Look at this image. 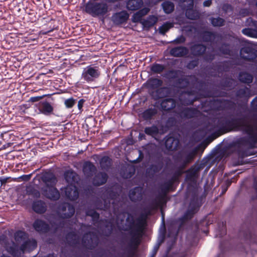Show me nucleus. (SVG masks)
<instances>
[{
    "label": "nucleus",
    "mask_w": 257,
    "mask_h": 257,
    "mask_svg": "<svg viewBox=\"0 0 257 257\" xmlns=\"http://www.w3.org/2000/svg\"><path fill=\"white\" fill-rule=\"evenodd\" d=\"M160 205V202L155 200L143 209V212L136 220L133 215L131 214H128L125 220V227L122 228V230L130 231L134 234L143 233L148 216L151 215L153 210L157 209Z\"/></svg>",
    "instance_id": "nucleus-1"
},
{
    "label": "nucleus",
    "mask_w": 257,
    "mask_h": 257,
    "mask_svg": "<svg viewBox=\"0 0 257 257\" xmlns=\"http://www.w3.org/2000/svg\"><path fill=\"white\" fill-rule=\"evenodd\" d=\"M217 125L220 129L225 132L231 131H241L244 134H250L253 132V126L245 115L239 117H221L217 120Z\"/></svg>",
    "instance_id": "nucleus-2"
},
{
    "label": "nucleus",
    "mask_w": 257,
    "mask_h": 257,
    "mask_svg": "<svg viewBox=\"0 0 257 257\" xmlns=\"http://www.w3.org/2000/svg\"><path fill=\"white\" fill-rule=\"evenodd\" d=\"M180 70L171 69L167 71L165 77L172 79H176L175 84L176 86L181 89H185L188 87L191 88H197L200 90L205 85V82L200 81L194 75H189L178 78Z\"/></svg>",
    "instance_id": "nucleus-3"
},
{
    "label": "nucleus",
    "mask_w": 257,
    "mask_h": 257,
    "mask_svg": "<svg viewBox=\"0 0 257 257\" xmlns=\"http://www.w3.org/2000/svg\"><path fill=\"white\" fill-rule=\"evenodd\" d=\"M187 196L189 198V203L186 212L179 219L181 225L191 220L202 204V197L199 196L198 189L196 187L192 186L188 188Z\"/></svg>",
    "instance_id": "nucleus-4"
},
{
    "label": "nucleus",
    "mask_w": 257,
    "mask_h": 257,
    "mask_svg": "<svg viewBox=\"0 0 257 257\" xmlns=\"http://www.w3.org/2000/svg\"><path fill=\"white\" fill-rule=\"evenodd\" d=\"M84 11L93 17L103 16L108 12L106 4L89 1L84 6Z\"/></svg>",
    "instance_id": "nucleus-5"
},
{
    "label": "nucleus",
    "mask_w": 257,
    "mask_h": 257,
    "mask_svg": "<svg viewBox=\"0 0 257 257\" xmlns=\"http://www.w3.org/2000/svg\"><path fill=\"white\" fill-rule=\"evenodd\" d=\"M197 151L198 149L195 148L189 152L186 151L179 152L174 158L175 161L180 164L179 167V169L178 171H180L182 172V170H183L188 164L193 161L195 156L197 153Z\"/></svg>",
    "instance_id": "nucleus-6"
},
{
    "label": "nucleus",
    "mask_w": 257,
    "mask_h": 257,
    "mask_svg": "<svg viewBox=\"0 0 257 257\" xmlns=\"http://www.w3.org/2000/svg\"><path fill=\"white\" fill-rule=\"evenodd\" d=\"M182 173V172L180 171H176L170 179L160 185V188L161 194L155 199L157 200L158 202H160V205L162 201L165 199L167 194L172 189L174 183L178 181L179 177Z\"/></svg>",
    "instance_id": "nucleus-7"
},
{
    "label": "nucleus",
    "mask_w": 257,
    "mask_h": 257,
    "mask_svg": "<svg viewBox=\"0 0 257 257\" xmlns=\"http://www.w3.org/2000/svg\"><path fill=\"white\" fill-rule=\"evenodd\" d=\"M99 238L96 233L89 231L85 233L82 237L83 245L88 249H94L99 244Z\"/></svg>",
    "instance_id": "nucleus-8"
},
{
    "label": "nucleus",
    "mask_w": 257,
    "mask_h": 257,
    "mask_svg": "<svg viewBox=\"0 0 257 257\" xmlns=\"http://www.w3.org/2000/svg\"><path fill=\"white\" fill-rule=\"evenodd\" d=\"M100 75V71L98 66L89 65L85 68L82 73V79L87 82L93 81Z\"/></svg>",
    "instance_id": "nucleus-9"
},
{
    "label": "nucleus",
    "mask_w": 257,
    "mask_h": 257,
    "mask_svg": "<svg viewBox=\"0 0 257 257\" xmlns=\"http://www.w3.org/2000/svg\"><path fill=\"white\" fill-rule=\"evenodd\" d=\"M58 211L60 218L68 219L74 214L75 207L69 203L63 202L58 206Z\"/></svg>",
    "instance_id": "nucleus-10"
},
{
    "label": "nucleus",
    "mask_w": 257,
    "mask_h": 257,
    "mask_svg": "<svg viewBox=\"0 0 257 257\" xmlns=\"http://www.w3.org/2000/svg\"><path fill=\"white\" fill-rule=\"evenodd\" d=\"M42 193L44 197L51 201H56L60 198V193L55 186L43 187Z\"/></svg>",
    "instance_id": "nucleus-11"
},
{
    "label": "nucleus",
    "mask_w": 257,
    "mask_h": 257,
    "mask_svg": "<svg viewBox=\"0 0 257 257\" xmlns=\"http://www.w3.org/2000/svg\"><path fill=\"white\" fill-rule=\"evenodd\" d=\"M200 114V111L197 108L194 107H183L178 113L181 118L185 119L197 117Z\"/></svg>",
    "instance_id": "nucleus-12"
},
{
    "label": "nucleus",
    "mask_w": 257,
    "mask_h": 257,
    "mask_svg": "<svg viewBox=\"0 0 257 257\" xmlns=\"http://www.w3.org/2000/svg\"><path fill=\"white\" fill-rule=\"evenodd\" d=\"M40 113L45 115H50L53 113L54 107L52 103L47 99L42 100L35 104Z\"/></svg>",
    "instance_id": "nucleus-13"
},
{
    "label": "nucleus",
    "mask_w": 257,
    "mask_h": 257,
    "mask_svg": "<svg viewBox=\"0 0 257 257\" xmlns=\"http://www.w3.org/2000/svg\"><path fill=\"white\" fill-rule=\"evenodd\" d=\"M240 54L243 60L249 62L253 61L257 58V50L250 46L242 47Z\"/></svg>",
    "instance_id": "nucleus-14"
},
{
    "label": "nucleus",
    "mask_w": 257,
    "mask_h": 257,
    "mask_svg": "<svg viewBox=\"0 0 257 257\" xmlns=\"http://www.w3.org/2000/svg\"><path fill=\"white\" fill-rule=\"evenodd\" d=\"M62 192L64 193L65 198L71 201H75L79 197L78 188L74 185H68Z\"/></svg>",
    "instance_id": "nucleus-15"
},
{
    "label": "nucleus",
    "mask_w": 257,
    "mask_h": 257,
    "mask_svg": "<svg viewBox=\"0 0 257 257\" xmlns=\"http://www.w3.org/2000/svg\"><path fill=\"white\" fill-rule=\"evenodd\" d=\"M33 228L40 234H45L50 230V225L41 219H36L32 224Z\"/></svg>",
    "instance_id": "nucleus-16"
},
{
    "label": "nucleus",
    "mask_w": 257,
    "mask_h": 257,
    "mask_svg": "<svg viewBox=\"0 0 257 257\" xmlns=\"http://www.w3.org/2000/svg\"><path fill=\"white\" fill-rule=\"evenodd\" d=\"M164 166L163 158H158L155 161L154 163L151 164L146 170L147 173L151 176H154L155 174L159 173Z\"/></svg>",
    "instance_id": "nucleus-17"
},
{
    "label": "nucleus",
    "mask_w": 257,
    "mask_h": 257,
    "mask_svg": "<svg viewBox=\"0 0 257 257\" xmlns=\"http://www.w3.org/2000/svg\"><path fill=\"white\" fill-rule=\"evenodd\" d=\"M129 18V15L125 11H121L114 13L111 17V20L115 25H120L126 23Z\"/></svg>",
    "instance_id": "nucleus-18"
},
{
    "label": "nucleus",
    "mask_w": 257,
    "mask_h": 257,
    "mask_svg": "<svg viewBox=\"0 0 257 257\" xmlns=\"http://www.w3.org/2000/svg\"><path fill=\"white\" fill-rule=\"evenodd\" d=\"M221 99H212L202 102V107H208V110L214 111L221 110Z\"/></svg>",
    "instance_id": "nucleus-19"
},
{
    "label": "nucleus",
    "mask_w": 257,
    "mask_h": 257,
    "mask_svg": "<svg viewBox=\"0 0 257 257\" xmlns=\"http://www.w3.org/2000/svg\"><path fill=\"white\" fill-rule=\"evenodd\" d=\"M165 145L166 149L171 151H176L180 145L179 140L169 134L166 137Z\"/></svg>",
    "instance_id": "nucleus-20"
},
{
    "label": "nucleus",
    "mask_w": 257,
    "mask_h": 257,
    "mask_svg": "<svg viewBox=\"0 0 257 257\" xmlns=\"http://www.w3.org/2000/svg\"><path fill=\"white\" fill-rule=\"evenodd\" d=\"M250 22L249 24L251 23V26H254L255 29L246 28H244L242 30V33L248 37L257 38V21L255 20H253L251 18H249L247 19V22Z\"/></svg>",
    "instance_id": "nucleus-21"
},
{
    "label": "nucleus",
    "mask_w": 257,
    "mask_h": 257,
    "mask_svg": "<svg viewBox=\"0 0 257 257\" xmlns=\"http://www.w3.org/2000/svg\"><path fill=\"white\" fill-rule=\"evenodd\" d=\"M207 47L201 43H196L190 47L191 53L195 57L202 56L206 51Z\"/></svg>",
    "instance_id": "nucleus-22"
},
{
    "label": "nucleus",
    "mask_w": 257,
    "mask_h": 257,
    "mask_svg": "<svg viewBox=\"0 0 257 257\" xmlns=\"http://www.w3.org/2000/svg\"><path fill=\"white\" fill-rule=\"evenodd\" d=\"M37 247V241L34 238L28 239L20 246V250L23 253L25 251L31 252Z\"/></svg>",
    "instance_id": "nucleus-23"
},
{
    "label": "nucleus",
    "mask_w": 257,
    "mask_h": 257,
    "mask_svg": "<svg viewBox=\"0 0 257 257\" xmlns=\"http://www.w3.org/2000/svg\"><path fill=\"white\" fill-rule=\"evenodd\" d=\"M172 88L168 86H164L157 89L155 92V95H153L155 100L164 98L170 96L172 94Z\"/></svg>",
    "instance_id": "nucleus-24"
},
{
    "label": "nucleus",
    "mask_w": 257,
    "mask_h": 257,
    "mask_svg": "<svg viewBox=\"0 0 257 257\" xmlns=\"http://www.w3.org/2000/svg\"><path fill=\"white\" fill-rule=\"evenodd\" d=\"M235 95L237 99L247 100L251 96V90L246 86L239 88L235 91Z\"/></svg>",
    "instance_id": "nucleus-25"
},
{
    "label": "nucleus",
    "mask_w": 257,
    "mask_h": 257,
    "mask_svg": "<svg viewBox=\"0 0 257 257\" xmlns=\"http://www.w3.org/2000/svg\"><path fill=\"white\" fill-rule=\"evenodd\" d=\"M82 171L87 178L92 177L96 171L95 165L90 161H85L82 167Z\"/></svg>",
    "instance_id": "nucleus-26"
},
{
    "label": "nucleus",
    "mask_w": 257,
    "mask_h": 257,
    "mask_svg": "<svg viewBox=\"0 0 257 257\" xmlns=\"http://www.w3.org/2000/svg\"><path fill=\"white\" fill-rule=\"evenodd\" d=\"M108 175L105 172H99L95 174L92 179V184L95 186L104 184L108 179Z\"/></svg>",
    "instance_id": "nucleus-27"
},
{
    "label": "nucleus",
    "mask_w": 257,
    "mask_h": 257,
    "mask_svg": "<svg viewBox=\"0 0 257 257\" xmlns=\"http://www.w3.org/2000/svg\"><path fill=\"white\" fill-rule=\"evenodd\" d=\"M189 3L185 9L186 17L190 20H197L199 17V13L193 9L194 3L193 0H189Z\"/></svg>",
    "instance_id": "nucleus-28"
},
{
    "label": "nucleus",
    "mask_w": 257,
    "mask_h": 257,
    "mask_svg": "<svg viewBox=\"0 0 257 257\" xmlns=\"http://www.w3.org/2000/svg\"><path fill=\"white\" fill-rule=\"evenodd\" d=\"M218 36L219 35L215 32L205 30L200 33V37L204 42L212 43Z\"/></svg>",
    "instance_id": "nucleus-29"
},
{
    "label": "nucleus",
    "mask_w": 257,
    "mask_h": 257,
    "mask_svg": "<svg viewBox=\"0 0 257 257\" xmlns=\"http://www.w3.org/2000/svg\"><path fill=\"white\" fill-rule=\"evenodd\" d=\"M41 180L45 184L44 187L55 186L57 180L55 175L51 173L46 172L41 176Z\"/></svg>",
    "instance_id": "nucleus-30"
},
{
    "label": "nucleus",
    "mask_w": 257,
    "mask_h": 257,
    "mask_svg": "<svg viewBox=\"0 0 257 257\" xmlns=\"http://www.w3.org/2000/svg\"><path fill=\"white\" fill-rule=\"evenodd\" d=\"M163 81L161 79L157 78H151L149 79L144 85L149 89H157L163 84Z\"/></svg>",
    "instance_id": "nucleus-31"
},
{
    "label": "nucleus",
    "mask_w": 257,
    "mask_h": 257,
    "mask_svg": "<svg viewBox=\"0 0 257 257\" xmlns=\"http://www.w3.org/2000/svg\"><path fill=\"white\" fill-rule=\"evenodd\" d=\"M200 169L199 166H193L187 171L186 179L187 181L194 182L198 176V172Z\"/></svg>",
    "instance_id": "nucleus-32"
},
{
    "label": "nucleus",
    "mask_w": 257,
    "mask_h": 257,
    "mask_svg": "<svg viewBox=\"0 0 257 257\" xmlns=\"http://www.w3.org/2000/svg\"><path fill=\"white\" fill-rule=\"evenodd\" d=\"M160 105L163 110L169 111L176 107V101L173 98H167L163 99Z\"/></svg>",
    "instance_id": "nucleus-33"
},
{
    "label": "nucleus",
    "mask_w": 257,
    "mask_h": 257,
    "mask_svg": "<svg viewBox=\"0 0 257 257\" xmlns=\"http://www.w3.org/2000/svg\"><path fill=\"white\" fill-rule=\"evenodd\" d=\"M184 94H186L188 96H195L192 99L185 98L181 99V101L183 104L185 105H192L193 103L198 99V97L195 95L197 94V91L195 89L187 90L184 91Z\"/></svg>",
    "instance_id": "nucleus-34"
},
{
    "label": "nucleus",
    "mask_w": 257,
    "mask_h": 257,
    "mask_svg": "<svg viewBox=\"0 0 257 257\" xmlns=\"http://www.w3.org/2000/svg\"><path fill=\"white\" fill-rule=\"evenodd\" d=\"M65 239L69 245H75L79 243L80 237L76 232L71 231L66 234Z\"/></svg>",
    "instance_id": "nucleus-35"
},
{
    "label": "nucleus",
    "mask_w": 257,
    "mask_h": 257,
    "mask_svg": "<svg viewBox=\"0 0 257 257\" xmlns=\"http://www.w3.org/2000/svg\"><path fill=\"white\" fill-rule=\"evenodd\" d=\"M170 55L176 57H183L188 53V49L184 46H178L172 48L170 51Z\"/></svg>",
    "instance_id": "nucleus-36"
},
{
    "label": "nucleus",
    "mask_w": 257,
    "mask_h": 257,
    "mask_svg": "<svg viewBox=\"0 0 257 257\" xmlns=\"http://www.w3.org/2000/svg\"><path fill=\"white\" fill-rule=\"evenodd\" d=\"M32 209L38 214H43L47 210V206L43 201L39 200L33 202Z\"/></svg>",
    "instance_id": "nucleus-37"
},
{
    "label": "nucleus",
    "mask_w": 257,
    "mask_h": 257,
    "mask_svg": "<svg viewBox=\"0 0 257 257\" xmlns=\"http://www.w3.org/2000/svg\"><path fill=\"white\" fill-rule=\"evenodd\" d=\"M238 79L241 83L249 85L252 82L253 77L252 75L246 71H241L238 74Z\"/></svg>",
    "instance_id": "nucleus-38"
},
{
    "label": "nucleus",
    "mask_w": 257,
    "mask_h": 257,
    "mask_svg": "<svg viewBox=\"0 0 257 257\" xmlns=\"http://www.w3.org/2000/svg\"><path fill=\"white\" fill-rule=\"evenodd\" d=\"M158 18L154 15H150L147 19H143L141 22L144 28L146 29H149L151 27H153L154 25L158 22Z\"/></svg>",
    "instance_id": "nucleus-39"
},
{
    "label": "nucleus",
    "mask_w": 257,
    "mask_h": 257,
    "mask_svg": "<svg viewBox=\"0 0 257 257\" xmlns=\"http://www.w3.org/2000/svg\"><path fill=\"white\" fill-rule=\"evenodd\" d=\"M143 5L142 0H128L126 7L129 11H134L139 10Z\"/></svg>",
    "instance_id": "nucleus-40"
},
{
    "label": "nucleus",
    "mask_w": 257,
    "mask_h": 257,
    "mask_svg": "<svg viewBox=\"0 0 257 257\" xmlns=\"http://www.w3.org/2000/svg\"><path fill=\"white\" fill-rule=\"evenodd\" d=\"M131 235H132V237L130 240V241L128 245V248L132 249H138L139 245L140 243V240L139 239L138 236L142 235V233L141 234H134L131 232L130 231H128Z\"/></svg>",
    "instance_id": "nucleus-41"
},
{
    "label": "nucleus",
    "mask_w": 257,
    "mask_h": 257,
    "mask_svg": "<svg viewBox=\"0 0 257 257\" xmlns=\"http://www.w3.org/2000/svg\"><path fill=\"white\" fill-rule=\"evenodd\" d=\"M158 113V110L155 107L149 108L142 113V117L146 120H151Z\"/></svg>",
    "instance_id": "nucleus-42"
},
{
    "label": "nucleus",
    "mask_w": 257,
    "mask_h": 257,
    "mask_svg": "<svg viewBox=\"0 0 257 257\" xmlns=\"http://www.w3.org/2000/svg\"><path fill=\"white\" fill-rule=\"evenodd\" d=\"M77 174L72 170H67L64 173V174L65 181L67 183H70V184L77 182Z\"/></svg>",
    "instance_id": "nucleus-43"
},
{
    "label": "nucleus",
    "mask_w": 257,
    "mask_h": 257,
    "mask_svg": "<svg viewBox=\"0 0 257 257\" xmlns=\"http://www.w3.org/2000/svg\"><path fill=\"white\" fill-rule=\"evenodd\" d=\"M243 239L248 241L249 243H256L257 244V235L252 234L249 230H247L242 233Z\"/></svg>",
    "instance_id": "nucleus-44"
},
{
    "label": "nucleus",
    "mask_w": 257,
    "mask_h": 257,
    "mask_svg": "<svg viewBox=\"0 0 257 257\" xmlns=\"http://www.w3.org/2000/svg\"><path fill=\"white\" fill-rule=\"evenodd\" d=\"M99 164L102 170L108 171L110 168L112 164L111 159L108 156H103L100 159Z\"/></svg>",
    "instance_id": "nucleus-45"
},
{
    "label": "nucleus",
    "mask_w": 257,
    "mask_h": 257,
    "mask_svg": "<svg viewBox=\"0 0 257 257\" xmlns=\"http://www.w3.org/2000/svg\"><path fill=\"white\" fill-rule=\"evenodd\" d=\"M144 133L147 135L154 138L158 136L159 133V130L156 125L153 124L151 126L146 127L144 129Z\"/></svg>",
    "instance_id": "nucleus-46"
},
{
    "label": "nucleus",
    "mask_w": 257,
    "mask_h": 257,
    "mask_svg": "<svg viewBox=\"0 0 257 257\" xmlns=\"http://www.w3.org/2000/svg\"><path fill=\"white\" fill-rule=\"evenodd\" d=\"M221 110H231L235 106V103L228 99H221Z\"/></svg>",
    "instance_id": "nucleus-47"
},
{
    "label": "nucleus",
    "mask_w": 257,
    "mask_h": 257,
    "mask_svg": "<svg viewBox=\"0 0 257 257\" xmlns=\"http://www.w3.org/2000/svg\"><path fill=\"white\" fill-rule=\"evenodd\" d=\"M14 245L10 246L7 248L8 252L14 257H21V252L20 248H19L15 243Z\"/></svg>",
    "instance_id": "nucleus-48"
},
{
    "label": "nucleus",
    "mask_w": 257,
    "mask_h": 257,
    "mask_svg": "<svg viewBox=\"0 0 257 257\" xmlns=\"http://www.w3.org/2000/svg\"><path fill=\"white\" fill-rule=\"evenodd\" d=\"M162 6L166 14H171L174 10V5L170 1H165L162 3Z\"/></svg>",
    "instance_id": "nucleus-49"
},
{
    "label": "nucleus",
    "mask_w": 257,
    "mask_h": 257,
    "mask_svg": "<svg viewBox=\"0 0 257 257\" xmlns=\"http://www.w3.org/2000/svg\"><path fill=\"white\" fill-rule=\"evenodd\" d=\"M250 125L253 126V132L250 134H247L249 136V141L251 144H257V126L254 123H251Z\"/></svg>",
    "instance_id": "nucleus-50"
},
{
    "label": "nucleus",
    "mask_w": 257,
    "mask_h": 257,
    "mask_svg": "<svg viewBox=\"0 0 257 257\" xmlns=\"http://www.w3.org/2000/svg\"><path fill=\"white\" fill-rule=\"evenodd\" d=\"M86 215L90 216L93 222H97L100 217L99 214L93 209H88L86 211Z\"/></svg>",
    "instance_id": "nucleus-51"
},
{
    "label": "nucleus",
    "mask_w": 257,
    "mask_h": 257,
    "mask_svg": "<svg viewBox=\"0 0 257 257\" xmlns=\"http://www.w3.org/2000/svg\"><path fill=\"white\" fill-rule=\"evenodd\" d=\"M219 52L223 55H230L231 50L230 45L226 43H222L218 48Z\"/></svg>",
    "instance_id": "nucleus-52"
},
{
    "label": "nucleus",
    "mask_w": 257,
    "mask_h": 257,
    "mask_svg": "<svg viewBox=\"0 0 257 257\" xmlns=\"http://www.w3.org/2000/svg\"><path fill=\"white\" fill-rule=\"evenodd\" d=\"M15 239L17 241L25 240L28 237V234L25 231L19 230L14 234Z\"/></svg>",
    "instance_id": "nucleus-53"
},
{
    "label": "nucleus",
    "mask_w": 257,
    "mask_h": 257,
    "mask_svg": "<svg viewBox=\"0 0 257 257\" xmlns=\"http://www.w3.org/2000/svg\"><path fill=\"white\" fill-rule=\"evenodd\" d=\"M165 69V67L164 65L156 63L153 64L151 67V71L156 74H160Z\"/></svg>",
    "instance_id": "nucleus-54"
},
{
    "label": "nucleus",
    "mask_w": 257,
    "mask_h": 257,
    "mask_svg": "<svg viewBox=\"0 0 257 257\" xmlns=\"http://www.w3.org/2000/svg\"><path fill=\"white\" fill-rule=\"evenodd\" d=\"M210 22L214 27H222L225 25V20L219 17L217 18H211Z\"/></svg>",
    "instance_id": "nucleus-55"
},
{
    "label": "nucleus",
    "mask_w": 257,
    "mask_h": 257,
    "mask_svg": "<svg viewBox=\"0 0 257 257\" xmlns=\"http://www.w3.org/2000/svg\"><path fill=\"white\" fill-rule=\"evenodd\" d=\"M173 27V24L170 22H166L159 28V32L162 34H165L170 29Z\"/></svg>",
    "instance_id": "nucleus-56"
},
{
    "label": "nucleus",
    "mask_w": 257,
    "mask_h": 257,
    "mask_svg": "<svg viewBox=\"0 0 257 257\" xmlns=\"http://www.w3.org/2000/svg\"><path fill=\"white\" fill-rule=\"evenodd\" d=\"M203 56L204 60L207 62H211L215 57V55L213 52H205Z\"/></svg>",
    "instance_id": "nucleus-57"
},
{
    "label": "nucleus",
    "mask_w": 257,
    "mask_h": 257,
    "mask_svg": "<svg viewBox=\"0 0 257 257\" xmlns=\"http://www.w3.org/2000/svg\"><path fill=\"white\" fill-rule=\"evenodd\" d=\"M106 194L110 200H116L119 196L118 193L112 189L108 190L106 191Z\"/></svg>",
    "instance_id": "nucleus-58"
},
{
    "label": "nucleus",
    "mask_w": 257,
    "mask_h": 257,
    "mask_svg": "<svg viewBox=\"0 0 257 257\" xmlns=\"http://www.w3.org/2000/svg\"><path fill=\"white\" fill-rule=\"evenodd\" d=\"M76 100L73 97L67 99L64 101V104L67 108H72L75 104Z\"/></svg>",
    "instance_id": "nucleus-59"
},
{
    "label": "nucleus",
    "mask_w": 257,
    "mask_h": 257,
    "mask_svg": "<svg viewBox=\"0 0 257 257\" xmlns=\"http://www.w3.org/2000/svg\"><path fill=\"white\" fill-rule=\"evenodd\" d=\"M199 64V60L198 59H193L192 60L190 61L187 65V67L189 69H193L196 67H197Z\"/></svg>",
    "instance_id": "nucleus-60"
},
{
    "label": "nucleus",
    "mask_w": 257,
    "mask_h": 257,
    "mask_svg": "<svg viewBox=\"0 0 257 257\" xmlns=\"http://www.w3.org/2000/svg\"><path fill=\"white\" fill-rule=\"evenodd\" d=\"M142 17H143L139 13V12H137L133 15L132 18V22L134 23L140 22L141 23V22L143 20H142Z\"/></svg>",
    "instance_id": "nucleus-61"
},
{
    "label": "nucleus",
    "mask_w": 257,
    "mask_h": 257,
    "mask_svg": "<svg viewBox=\"0 0 257 257\" xmlns=\"http://www.w3.org/2000/svg\"><path fill=\"white\" fill-rule=\"evenodd\" d=\"M136 193V192L135 191V189L133 190H131L130 192L129 197H130V199L132 201L136 202L137 201H138V200H140L141 199V195L139 197H138L137 198H136V197H135Z\"/></svg>",
    "instance_id": "nucleus-62"
},
{
    "label": "nucleus",
    "mask_w": 257,
    "mask_h": 257,
    "mask_svg": "<svg viewBox=\"0 0 257 257\" xmlns=\"http://www.w3.org/2000/svg\"><path fill=\"white\" fill-rule=\"evenodd\" d=\"M218 68L219 70L221 71L227 72L229 70V66L227 62H223L220 63L218 66Z\"/></svg>",
    "instance_id": "nucleus-63"
},
{
    "label": "nucleus",
    "mask_w": 257,
    "mask_h": 257,
    "mask_svg": "<svg viewBox=\"0 0 257 257\" xmlns=\"http://www.w3.org/2000/svg\"><path fill=\"white\" fill-rule=\"evenodd\" d=\"M252 187L255 190V195L252 196V199L253 200L257 199V177L254 178L253 179Z\"/></svg>",
    "instance_id": "nucleus-64"
}]
</instances>
